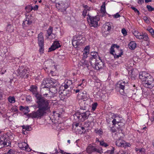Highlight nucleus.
I'll return each instance as SVG.
<instances>
[{
  "mask_svg": "<svg viewBox=\"0 0 154 154\" xmlns=\"http://www.w3.org/2000/svg\"><path fill=\"white\" fill-rule=\"evenodd\" d=\"M35 97L37 99L36 103L38 109L29 113L28 116L33 119H41L47 113L51 112V106L49 104V100L42 98L39 94H36Z\"/></svg>",
  "mask_w": 154,
  "mask_h": 154,
  "instance_id": "obj_1",
  "label": "nucleus"
},
{
  "mask_svg": "<svg viewBox=\"0 0 154 154\" xmlns=\"http://www.w3.org/2000/svg\"><path fill=\"white\" fill-rule=\"evenodd\" d=\"M139 77L142 81L144 82L143 84L144 87L152 88L154 86L153 78L149 74L146 72H140Z\"/></svg>",
  "mask_w": 154,
  "mask_h": 154,
  "instance_id": "obj_2",
  "label": "nucleus"
},
{
  "mask_svg": "<svg viewBox=\"0 0 154 154\" xmlns=\"http://www.w3.org/2000/svg\"><path fill=\"white\" fill-rule=\"evenodd\" d=\"M128 86V82L122 80L119 81L117 84V87L119 89V91L121 94L128 97H135L137 93L134 94L133 93L131 94V93H132L131 90L129 89L125 91L124 90L125 88Z\"/></svg>",
  "mask_w": 154,
  "mask_h": 154,
  "instance_id": "obj_3",
  "label": "nucleus"
},
{
  "mask_svg": "<svg viewBox=\"0 0 154 154\" xmlns=\"http://www.w3.org/2000/svg\"><path fill=\"white\" fill-rule=\"evenodd\" d=\"M81 110L80 112H77L73 115L74 119L76 121H79V122L83 121L88 118L90 115L89 112L85 111L82 112V110H85L83 107L81 106L80 107Z\"/></svg>",
  "mask_w": 154,
  "mask_h": 154,
  "instance_id": "obj_4",
  "label": "nucleus"
},
{
  "mask_svg": "<svg viewBox=\"0 0 154 154\" xmlns=\"http://www.w3.org/2000/svg\"><path fill=\"white\" fill-rule=\"evenodd\" d=\"M53 2L56 3V7L60 12H65L69 7L68 3L65 0H50Z\"/></svg>",
  "mask_w": 154,
  "mask_h": 154,
  "instance_id": "obj_5",
  "label": "nucleus"
},
{
  "mask_svg": "<svg viewBox=\"0 0 154 154\" xmlns=\"http://www.w3.org/2000/svg\"><path fill=\"white\" fill-rule=\"evenodd\" d=\"M121 134H122V133L116 132L113 134V135L115 138L116 137H119V139L116 141V146L119 147H125L126 146V142L121 138V136L120 135Z\"/></svg>",
  "mask_w": 154,
  "mask_h": 154,
  "instance_id": "obj_6",
  "label": "nucleus"
},
{
  "mask_svg": "<svg viewBox=\"0 0 154 154\" xmlns=\"http://www.w3.org/2000/svg\"><path fill=\"white\" fill-rule=\"evenodd\" d=\"M87 17V21L91 27H96L98 25V22L100 20L98 16L93 17L90 16L88 14Z\"/></svg>",
  "mask_w": 154,
  "mask_h": 154,
  "instance_id": "obj_7",
  "label": "nucleus"
},
{
  "mask_svg": "<svg viewBox=\"0 0 154 154\" xmlns=\"http://www.w3.org/2000/svg\"><path fill=\"white\" fill-rule=\"evenodd\" d=\"M17 71L18 75L20 77H28L29 73V69L28 68L26 69L23 66H21L19 67Z\"/></svg>",
  "mask_w": 154,
  "mask_h": 154,
  "instance_id": "obj_8",
  "label": "nucleus"
},
{
  "mask_svg": "<svg viewBox=\"0 0 154 154\" xmlns=\"http://www.w3.org/2000/svg\"><path fill=\"white\" fill-rule=\"evenodd\" d=\"M86 151L89 154H91L93 152H96L100 153H101L103 152L102 148L100 147L97 149L95 146H93L91 144H89L87 146Z\"/></svg>",
  "mask_w": 154,
  "mask_h": 154,
  "instance_id": "obj_9",
  "label": "nucleus"
},
{
  "mask_svg": "<svg viewBox=\"0 0 154 154\" xmlns=\"http://www.w3.org/2000/svg\"><path fill=\"white\" fill-rule=\"evenodd\" d=\"M134 36L136 37L139 39H143L144 41H148V43L146 44L147 46H148L149 45V38L148 36V35L146 33H142L141 34L140 33H137V34L135 33L134 34Z\"/></svg>",
  "mask_w": 154,
  "mask_h": 154,
  "instance_id": "obj_10",
  "label": "nucleus"
},
{
  "mask_svg": "<svg viewBox=\"0 0 154 154\" xmlns=\"http://www.w3.org/2000/svg\"><path fill=\"white\" fill-rule=\"evenodd\" d=\"M55 80L53 79H50L49 78L44 79L42 84L44 86V87L48 88L50 87V85H52L54 84L55 82Z\"/></svg>",
  "mask_w": 154,
  "mask_h": 154,
  "instance_id": "obj_11",
  "label": "nucleus"
},
{
  "mask_svg": "<svg viewBox=\"0 0 154 154\" xmlns=\"http://www.w3.org/2000/svg\"><path fill=\"white\" fill-rule=\"evenodd\" d=\"M96 59L90 58L89 62L85 60L83 63V65H86L88 69H91V66L94 68V66H95L96 63L97 62Z\"/></svg>",
  "mask_w": 154,
  "mask_h": 154,
  "instance_id": "obj_12",
  "label": "nucleus"
},
{
  "mask_svg": "<svg viewBox=\"0 0 154 154\" xmlns=\"http://www.w3.org/2000/svg\"><path fill=\"white\" fill-rule=\"evenodd\" d=\"M78 98L79 99L83 100V102L86 100L88 99L89 97L86 92L85 91H81L78 95Z\"/></svg>",
  "mask_w": 154,
  "mask_h": 154,
  "instance_id": "obj_13",
  "label": "nucleus"
},
{
  "mask_svg": "<svg viewBox=\"0 0 154 154\" xmlns=\"http://www.w3.org/2000/svg\"><path fill=\"white\" fill-rule=\"evenodd\" d=\"M59 97L62 100L68 97L69 94L66 93V90L65 89L60 90L59 91Z\"/></svg>",
  "mask_w": 154,
  "mask_h": 154,
  "instance_id": "obj_14",
  "label": "nucleus"
},
{
  "mask_svg": "<svg viewBox=\"0 0 154 154\" xmlns=\"http://www.w3.org/2000/svg\"><path fill=\"white\" fill-rule=\"evenodd\" d=\"M60 47V45L58 41H55L54 42L53 44L50 48H49L48 52H50L55 50L56 49Z\"/></svg>",
  "mask_w": 154,
  "mask_h": 154,
  "instance_id": "obj_15",
  "label": "nucleus"
},
{
  "mask_svg": "<svg viewBox=\"0 0 154 154\" xmlns=\"http://www.w3.org/2000/svg\"><path fill=\"white\" fill-rule=\"evenodd\" d=\"M98 58L99 59V60H97V62L96 63V64L95 65V66H94V68L95 69L97 70H99L100 69L102 68L103 65V62L100 60L99 57H98Z\"/></svg>",
  "mask_w": 154,
  "mask_h": 154,
  "instance_id": "obj_16",
  "label": "nucleus"
},
{
  "mask_svg": "<svg viewBox=\"0 0 154 154\" xmlns=\"http://www.w3.org/2000/svg\"><path fill=\"white\" fill-rule=\"evenodd\" d=\"M19 147L22 150L26 151H29V146L25 142H21L19 144Z\"/></svg>",
  "mask_w": 154,
  "mask_h": 154,
  "instance_id": "obj_17",
  "label": "nucleus"
},
{
  "mask_svg": "<svg viewBox=\"0 0 154 154\" xmlns=\"http://www.w3.org/2000/svg\"><path fill=\"white\" fill-rule=\"evenodd\" d=\"M90 47L89 46H86L84 49L83 54L82 58L83 60L88 57V55L89 54Z\"/></svg>",
  "mask_w": 154,
  "mask_h": 154,
  "instance_id": "obj_18",
  "label": "nucleus"
},
{
  "mask_svg": "<svg viewBox=\"0 0 154 154\" xmlns=\"http://www.w3.org/2000/svg\"><path fill=\"white\" fill-rule=\"evenodd\" d=\"M38 45L42 46V45H44V39L42 32L38 34Z\"/></svg>",
  "mask_w": 154,
  "mask_h": 154,
  "instance_id": "obj_19",
  "label": "nucleus"
},
{
  "mask_svg": "<svg viewBox=\"0 0 154 154\" xmlns=\"http://www.w3.org/2000/svg\"><path fill=\"white\" fill-rule=\"evenodd\" d=\"M115 47H114V46L112 45V46H111V48H110V53L113 55L114 56V57L115 58H119V57H121L123 53L122 52H121V53H120L118 55H117L116 54H114L113 52H114V48Z\"/></svg>",
  "mask_w": 154,
  "mask_h": 154,
  "instance_id": "obj_20",
  "label": "nucleus"
},
{
  "mask_svg": "<svg viewBox=\"0 0 154 154\" xmlns=\"http://www.w3.org/2000/svg\"><path fill=\"white\" fill-rule=\"evenodd\" d=\"M32 23V20L28 18H26V20L23 21V27L31 25Z\"/></svg>",
  "mask_w": 154,
  "mask_h": 154,
  "instance_id": "obj_21",
  "label": "nucleus"
},
{
  "mask_svg": "<svg viewBox=\"0 0 154 154\" xmlns=\"http://www.w3.org/2000/svg\"><path fill=\"white\" fill-rule=\"evenodd\" d=\"M42 91L44 96L46 97L50 92V89L49 88L43 87L42 89Z\"/></svg>",
  "mask_w": 154,
  "mask_h": 154,
  "instance_id": "obj_22",
  "label": "nucleus"
},
{
  "mask_svg": "<svg viewBox=\"0 0 154 154\" xmlns=\"http://www.w3.org/2000/svg\"><path fill=\"white\" fill-rule=\"evenodd\" d=\"M5 137H3L0 138V149L7 145V142L5 141Z\"/></svg>",
  "mask_w": 154,
  "mask_h": 154,
  "instance_id": "obj_23",
  "label": "nucleus"
},
{
  "mask_svg": "<svg viewBox=\"0 0 154 154\" xmlns=\"http://www.w3.org/2000/svg\"><path fill=\"white\" fill-rule=\"evenodd\" d=\"M136 47V44L135 42L132 41L129 43L128 47L131 50L134 49Z\"/></svg>",
  "mask_w": 154,
  "mask_h": 154,
  "instance_id": "obj_24",
  "label": "nucleus"
},
{
  "mask_svg": "<svg viewBox=\"0 0 154 154\" xmlns=\"http://www.w3.org/2000/svg\"><path fill=\"white\" fill-rule=\"evenodd\" d=\"M26 11L27 13H29L32 10V7L31 5H28L25 8Z\"/></svg>",
  "mask_w": 154,
  "mask_h": 154,
  "instance_id": "obj_25",
  "label": "nucleus"
},
{
  "mask_svg": "<svg viewBox=\"0 0 154 154\" xmlns=\"http://www.w3.org/2000/svg\"><path fill=\"white\" fill-rule=\"evenodd\" d=\"M23 111V112L24 115H26L28 116V115L29 114H28V113L30 111L29 108L28 107H25V108Z\"/></svg>",
  "mask_w": 154,
  "mask_h": 154,
  "instance_id": "obj_26",
  "label": "nucleus"
},
{
  "mask_svg": "<svg viewBox=\"0 0 154 154\" xmlns=\"http://www.w3.org/2000/svg\"><path fill=\"white\" fill-rule=\"evenodd\" d=\"M53 28L51 26H50L47 30V33L48 35V37H47L48 38V37L50 36L51 34Z\"/></svg>",
  "mask_w": 154,
  "mask_h": 154,
  "instance_id": "obj_27",
  "label": "nucleus"
},
{
  "mask_svg": "<svg viewBox=\"0 0 154 154\" xmlns=\"http://www.w3.org/2000/svg\"><path fill=\"white\" fill-rule=\"evenodd\" d=\"M8 99L10 103H14L15 102V98L14 97L10 96L8 97Z\"/></svg>",
  "mask_w": 154,
  "mask_h": 154,
  "instance_id": "obj_28",
  "label": "nucleus"
},
{
  "mask_svg": "<svg viewBox=\"0 0 154 154\" xmlns=\"http://www.w3.org/2000/svg\"><path fill=\"white\" fill-rule=\"evenodd\" d=\"M72 44L74 46L75 45H77L80 44L79 42L78 41V39L77 40L73 39L72 41Z\"/></svg>",
  "mask_w": 154,
  "mask_h": 154,
  "instance_id": "obj_29",
  "label": "nucleus"
},
{
  "mask_svg": "<svg viewBox=\"0 0 154 154\" xmlns=\"http://www.w3.org/2000/svg\"><path fill=\"white\" fill-rule=\"evenodd\" d=\"M23 129H25V131H30L31 129V127L28 125H23L22 126Z\"/></svg>",
  "mask_w": 154,
  "mask_h": 154,
  "instance_id": "obj_30",
  "label": "nucleus"
},
{
  "mask_svg": "<svg viewBox=\"0 0 154 154\" xmlns=\"http://www.w3.org/2000/svg\"><path fill=\"white\" fill-rule=\"evenodd\" d=\"M95 132L97 134H99V135H100L102 134L103 133V131L102 129H96L95 130Z\"/></svg>",
  "mask_w": 154,
  "mask_h": 154,
  "instance_id": "obj_31",
  "label": "nucleus"
},
{
  "mask_svg": "<svg viewBox=\"0 0 154 154\" xmlns=\"http://www.w3.org/2000/svg\"><path fill=\"white\" fill-rule=\"evenodd\" d=\"M91 124V122L88 121L84 122L83 126L85 128H87L89 127Z\"/></svg>",
  "mask_w": 154,
  "mask_h": 154,
  "instance_id": "obj_32",
  "label": "nucleus"
},
{
  "mask_svg": "<svg viewBox=\"0 0 154 154\" xmlns=\"http://www.w3.org/2000/svg\"><path fill=\"white\" fill-rule=\"evenodd\" d=\"M112 133H116V132H118L117 131H116V129L114 127H112L110 129ZM122 130L121 129L119 130V132L122 133Z\"/></svg>",
  "mask_w": 154,
  "mask_h": 154,
  "instance_id": "obj_33",
  "label": "nucleus"
},
{
  "mask_svg": "<svg viewBox=\"0 0 154 154\" xmlns=\"http://www.w3.org/2000/svg\"><path fill=\"white\" fill-rule=\"evenodd\" d=\"M100 145L105 147L108 146H109L107 143L104 142L103 141H100Z\"/></svg>",
  "mask_w": 154,
  "mask_h": 154,
  "instance_id": "obj_34",
  "label": "nucleus"
},
{
  "mask_svg": "<svg viewBox=\"0 0 154 154\" xmlns=\"http://www.w3.org/2000/svg\"><path fill=\"white\" fill-rule=\"evenodd\" d=\"M97 106V103H94L92 105V109L93 111H94L96 109Z\"/></svg>",
  "mask_w": 154,
  "mask_h": 154,
  "instance_id": "obj_35",
  "label": "nucleus"
},
{
  "mask_svg": "<svg viewBox=\"0 0 154 154\" xmlns=\"http://www.w3.org/2000/svg\"><path fill=\"white\" fill-rule=\"evenodd\" d=\"M112 23L109 22L106 23V25H107L108 27V31L110 30L112 28Z\"/></svg>",
  "mask_w": 154,
  "mask_h": 154,
  "instance_id": "obj_36",
  "label": "nucleus"
},
{
  "mask_svg": "<svg viewBox=\"0 0 154 154\" xmlns=\"http://www.w3.org/2000/svg\"><path fill=\"white\" fill-rule=\"evenodd\" d=\"M131 8L133 9L135 13H137L138 14V15H140V13L139 11L136 8L133 7H131Z\"/></svg>",
  "mask_w": 154,
  "mask_h": 154,
  "instance_id": "obj_37",
  "label": "nucleus"
},
{
  "mask_svg": "<svg viewBox=\"0 0 154 154\" xmlns=\"http://www.w3.org/2000/svg\"><path fill=\"white\" fill-rule=\"evenodd\" d=\"M16 152L13 149H10L8 152V154H15Z\"/></svg>",
  "mask_w": 154,
  "mask_h": 154,
  "instance_id": "obj_38",
  "label": "nucleus"
},
{
  "mask_svg": "<svg viewBox=\"0 0 154 154\" xmlns=\"http://www.w3.org/2000/svg\"><path fill=\"white\" fill-rule=\"evenodd\" d=\"M88 11L87 10H84L83 11L82 15L84 17L87 15Z\"/></svg>",
  "mask_w": 154,
  "mask_h": 154,
  "instance_id": "obj_39",
  "label": "nucleus"
},
{
  "mask_svg": "<svg viewBox=\"0 0 154 154\" xmlns=\"http://www.w3.org/2000/svg\"><path fill=\"white\" fill-rule=\"evenodd\" d=\"M122 32L124 36L126 35H127V32L126 31V29L124 28L122 29Z\"/></svg>",
  "mask_w": 154,
  "mask_h": 154,
  "instance_id": "obj_40",
  "label": "nucleus"
},
{
  "mask_svg": "<svg viewBox=\"0 0 154 154\" xmlns=\"http://www.w3.org/2000/svg\"><path fill=\"white\" fill-rule=\"evenodd\" d=\"M40 47V49H39V51L41 53H43V52L44 49H43V46L44 45H42V46H41L39 45Z\"/></svg>",
  "mask_w": 154,
  "mask_h": 154,
  "instance_id": "obj_41",
  "label": "nucleus"
},
{
  "mask_svg": "<svg viewBox=\"0 0 154 154\" xmlns=\"http://www.w3.org/2000/svg\"><path fill=\"white\" fill-rule=\"evenodd\" d=\"M146 8L149 11H153V8L149 5H147Z\"/></svg>",
  "mask_w": 154,
  "mask_h": 154,
  "instance_id": "obj_42",
  "label": "nucleus"
},
{
  "mask_svg": "<svg viewBox=\"0 0 154 154\" xmlns=\"http://www.w3.org/2000/svg\"><path fill=\"white\" fill-rule=\"evenodd\" d=\"M62 87H64V89H67L69 86L66 83H64L62 84Z\"/></svg>",
  "mask_w": 154,
  "mask_h": 154,
  "instance_id": "obj_43",
  "label": "nucleus"
},
{
  "mask_svg": "<svg viewBox=\"0 0 154 154\" xmlns=\"http://www.w3.org/2000/svg\"><path fill=\"white\" fill-rule=\"evenodd\" d=\"M83 6L84 8V10H87L88 11H89L90 8L87 5H84Z\"/></svg>",
  "mask_w": 154,
  "mask_h": 154,
  "instance_id": "obj_44",
  "label": "nucleus"
},
{
  "mask_svg": "<svg viewBox=\"0 0 154 154\" xmlns=\"http://www.w3.org/2000/svg\"><path fill=\"white\" fill-rule=\"evenodd\" d=\"M100 11L102 13H105L106 12L105 8H101Z\"/></svg>",
  "mask_w": 154,
  "mask_h": 154,
  "instance_id": "obj_45",
  "label": "nucleus"
},
{
  "mask_svg": "<svg viewBox=\"0 0 154 154\" xmlns=\"http://www.w3.org/2000/svg\"><path fill=\"white\" fill-rule=\"evenodd\" d=\"M38 5H35L33 7H32V10L34 11H37L38 9Z\"/></svg>",
  "mask_w": 154,
  "mask_h": 154,
  "instance_id": "obj_46",
  "label": "nucleus"
},
{
  "mask_svg": "<svg viewBox=\"0 0 154 154\" xmlns=\"http://www.w3.org/2000/svg\"><path fill=\"white\" fill-rule=\"evenodd\" d=\"M120 16V15L118 13H117L113 15L114 17L115 18H117Z\"/></svg>",
  "mask_w": 154,
  "mask_h": 154,
  "instance_id": "obj_47",
  "label": "nucleus"
},
{
  "mask_svg": "<svg viewBox=\"0 0 154 154\" xmlns=\"http://www.w3.org/2000/svg\"><path fill=\"white\" fill-rule=\"evenodd\" d=\"M66 84H67L69 86H70V85L72 84V82L71 81L68 80L66 82Z\"/></svg>",
  "mask_w": 154,
  "mask_h": 154,
  "instance_id": "obj_48",
  "label": "nucleus"
},
{
  "mask_svg": "<svg viewBox=\"0 0 154 154\" xmlns=\"http://www.w3.org/2000/svg\"><path fill=\"white\" fill-rule=\"evenodd\" d=\"M50 74L51 75L53 76L56 75V73L55 72H54V71H50Z\"/></svg>",
  "mask_w": 154,
  "mask_h": 154,
  "instance_id": "obj_49",
  "label": "nucleus"
},
{
  "mask_svg": "<svg viewBox=\"0 0 154 154\" xmlns=\"http://www.w3.org/2000/svg\"><path fill=\"white\" fill-rule=\"evenodd\" d=\"M91 55H97V53L95 51L92 52L91 53Z\"/></svg>",
  "mask_w": 154,
  "mask_h": 154,
  "instance_id": "obj_50",
  "label": "nucleus"
},
{
  "mask_svg": "<svg viewBox=\"0 0 154 154\" xmlns=\"http://www.w3.org/2000/svg\"><path fill=\"white\" fill-rule=\"evenodd\" d=\"M117 154H125V152L124 151L121 150L119 151Z\"/></svg>",
  "mask_w": 154,
  "mask_h": 154,
  "instance_id": "obj_51",
  "label": "nucleus"
},
{
  "mask_svg": "<svg viewBox=\"0 0 154 154\" xmlns=\"http://www.w3.org/2000/svg\"><path fill=\"white\" fill-rule=\"evenodd\" d=\"M143 19L144 21L145 22H147L148 21V18L146 16H144L143 17Z\"/></svg>",
  "mask_w": 154,
  "mask_h": 154,
  "instance_id": "obj_52",
  "label": "nucleus"
},
{
  "mask_svg": "<svg viewBox=\"0 0 154 154\" xmlns=\"http://www.w3.org/2000/svg\"><path fill=\"white\" fill-rule=\"evenodd\" d=\"M147 30L149 31L150 33H152L154 31L153 29L151 28L149 29H147Z\"/></svg>",
  "mask_w": 154,
  "mask_h": 154,
  "instance_id": "obj_53",
  "label": "nucleus"
},
{
  "mask_svg": "<svg viewBox=\"0 0 154 154\" xmlns=\"http://www.w3.org/2000/svg\"><path fill=\"white\" fill-rule=\"evenodd\" d=\"M117 124L119 126H122L124 125L123 123H122L120 122H117Z\"/></svg>",
  "mask_w": 154,
  "mask_h": 154,
  "instance_id": "obj_54",
  "label": "nucleus"
},
{
  "mask_svg": "<svg viewBox=\"0 0 154 154\" xmlns=\"http://www.w3.org/2000/svg\"><path fill=\"white\" fill-rule=\"evenodd\" d=\"M112 122L113 125H115L116 124V122L117 123L118 122H116V119H114L112 120Z\"/></svg>",
  "mask_w": 154,
  "mask_h": 154,
  "instance_id": "obj_55",
  "label": "nucleus"
},
{
  "mask_svg": "<svg viewBox=\"0 0 154 154\" xmlns=\"http://www.w3.org/2000/svg\"><path fill=\"white\" fill-rule=\"evenodd\" d=\"M91 57L90 58L91 59H96V58L97 57V55H91Z\"/></svg>",
  "mask_w": 154,
  "mask_h": 154,
  "instance_id": "obj_56",
  "label": "nucleus"
},
{
  "mask_svg": "<svg viewBox=\"0 0 154 154\" xmlns=\"http://www.w3.org/2000/svg\"><path fill=\"white\" fill-rule=\"evenodd\" d=\"M25 108V107H24L23 106H20V110L23 111Z\"/></svg>",
  "mask_w": 154,
  "mask_h": 154,
  "instance_id": "obj_57",
  "label": "nucleus"
},
{
  "mask_svg": "<svg viewBox=\"0 0 154 154\" xmlns=\"http://www.w3.org/2000/svg\"><path fill=\"white\" fill-rule=\"evenodd\" d=\"M104 28L105 30H106L107 31H108V27L107 25H106V23L104 25Z\"/></svg>",
  "mask_w": 154,
  "mask_h": 154,
  "instance_id": "obj_58",
  "label": "nucleus"
},
{
  "mask_svg": "<svg viewBox=\"0 0 154 154\" xmlns=\"http://www.w3.org/2000/svg\"><path fill=\"white\" fill-rule=\"evenodd\" d=\"M144 2L143 0H138V3L141 4Z\"/></svg>",
  "mask_w": 154,
  "mask_h": 154,
  "instance_id": "obj_59",
  "label": "nucleus"
},
{
  "mask_svg": "<svg viewBox=\"0 0 154 154\" xmlns=\"http://www.w3.org/2000/svg\"><path fill=\"white\" fill-rule=\"evenodd\" d=\"M60 152L62 154H65L66 152H65L63 150H60Z\"/></svg>",
  "mask_w": 154,
  "mask_h": 154,
  "instance_id": "obj_60",
  "label": "nucleus"
},
{
  "mask_svg": "<svg viewBox=\"0 0 154 154\" xmlns=\"http://www.w3.org/2000/svg\"><path fill=\"white\" fill-rule=\"evenodd\" d=\"M113 45L115 48H118L119 47V45H117L113 44Z\"/></svg>",
  "mask_w": 154,
  "mask_h": 154,
  "instance_id": "obj_61",
  "label": "nucleus"
},
{
  "mask_svg": "<svg viewBox=\"0 0 154 154\" xmlns=\"http://www.w3.org/2000/svg\"><path fill=\"white\" fill-rule=\"evenodd\" d=\"M105 2H104L103 3L102 5L101 6V8H105Z\"/></svg>",
  "mask_w": 154,
  "mask_h": 154,
  "instance_id": "obj_62",
  "label": "nucleus"
},
{
  "mask_svg": "<svg viewBox=\"0 0 154 154\" xmlns=\"http://www.w3.org/2000/svg\"><path fill=\"white\" fill-rule=\"evenodd\" d=\"M25 129H23L22 131V133L24 134H27V132H25Z\"/></svg>",
  "mask_w": 154,
  "mask_h": 154,
  "instance_id": "obj_63",
  "label": "nucleus"
},
{
  "mask_svg": "<svg viewBox=\"0 0 154 154\" xmlns=\"http://www.w3.org/2000/svg\"><path fill=\"white\" fill-rule=\"evenodd\" d=\"M74 90L75 91L76 93H77L79 92L80 91V90L79 89H76V90Z\"/></svg>",
  "mask_w": 154,
  "mask_h": 154,
  "instance_id": "obj_64",
  "label": "nucleus"
}]
</instances>
